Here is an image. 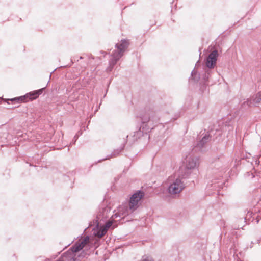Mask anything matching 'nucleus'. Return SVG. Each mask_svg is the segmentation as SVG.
Returning a JSON list of instances; mask_svg holds the SVG:
<instances>
[{"mask_svg":"<svg viewBox=\"0 0 261 261\" xmlns=\"http://www.w3.org/2000/svg\"><path fill=\"white\" fill-rule=\"evenodd\" d=\"M141 261H154V260L152 257L150 256H146L143 257Z\"/></svg>","mask_w":261,"mask_h":261,"instance_id":"2eb2a0df","label":"nucleus"},{"mask_svg":"<svg viewBox=\"0 0 261 261\" xmlns=\"http://www.w3.org/2000/svg\"><path fill=\"white\" fill-rule=\"evenodd\" d=\"M42 89L39 90L38 91H35L29 93L30 96V99H33L36 98L42 92Z\"/></svg>","mask_w":261,"mask_h":261,"instance_id":"f8f14e48","label":"nucleus"},{"mask_svg":"<svg viewBox=\"0 0 261 261\" xmlns=\"http://www.w3.org/2000/svg\"><path fill=\"white\" fill-rule=\"evenodd\" d=\"M89 237L86 236L80 242H76L66 252L60 257L62 261H75L76 253L80 251L89 242Z\"/></svg>","mask_w":261,"mask_h":261,"instance_id":"7ed1b4c3","label":"nucleus"},{"mask_svg":"<svg viewBox=\"0 0 261 261\" xmlns=\"http://www.w3.org/2000/svg\"><path fill=\"white\" fill-rule=\"evenodd\" d=\"M74 138H77V136H76V135H75V136H74Z\"/></svg>","mask_w":261,"mask_h":261,"instance_id":"aec40b11","label":"nucleus"},{"mask_svg":"<svg viewBox=\"0 0 261 261\" xmlns=\"http://www.w3.org/2000/svg\"><path fill=\"white\" fill-rule=\"evenodd\" d=\"M210 140L211 137L210 135L207 134H205L195 147V151L200 152L205 151L207 149V143L210 141Z\"/></svg>","mask_w":261,"mask_h":261,"instance_id":"6e6552de","label":"nucleus"},{"mask_svg":"<svg viewBox=\"0 0 261 261\" xmlns=\"http://www.w3.org/2000/svg\"><path fill=\"white\" fill-rule=\"evenodd\" d=\"M186 177L187 175L182 173V168L177 173L169 176L167 180L169 193L174 195L180 193L185 188L182 179Z\"/></svg>","mask_w":261,"mask_h":261,"instance_id":"f257e3e1","label":"nucleus"},{"mask_svg":"<svg viewBox=\"0 0 261 261\" xmlns=\"http://www.w3.org/2000/svg\"><path fill=\"white\" fill-rule=\"evenodd\" d=\"M124 147V145L123 146V147H122L121 149L120 150H117V151H114L112 154L111 155H108L107 157L104 160H106V159H110L111 158H112L113 156H116V155L118 154L119 152L123 149Z\"/></svg>","mask_w":261,"mask_h":261,"instance_id":"ddd939ff","label":"nucleus"},{"mask_svg":"<svg viewBox=\"0 0 261 261\" xmlns=\"http://www.w3.org/2000/svg\"><path fill=\"white\" fill-rule=\"evenodd\" d=\"M143 196V193L140 191H138L131 196L129 203V208L130 210L134 211L138 207V203Z\"/></svg>","mask_w":261,"mask_h":261,"instance_id":"423d86ee","label":"nucleus"},{"mask_svg":"<svg viewBox=\"0 0 261 261\" xmlns=\"http://www.w3.org/2000/svg\"><path fill=\"white\" fill-rule=\"evenodd\" d=\"M218 56V51L214 50L209 54L206 58L205 65L207 69H205V73L203 75L204 84L208 82L209 78L211 76L212 73V69L214 68L216 66Z\"/></svg>","mask_w":261,"mask_h":261,"instance_id":"39448f33","label":"nucleus"},{"mask_svg":"<svg viewBox=\"0 0 261 261\" xmlns=\"http://www.w3.org/2000/svg\"><path fill=\"white\" fill-rule=\"evenodd\" d=\"M129 45L128 40L122 39L115 44V49L111 55V58L109 62V66L107 68V72H111L118 61L123 56Z\"/></svg>","mask_w":261,"mask_h":261,"instance_id":"f03ea898","label":"nucleus"},{"mask_svg":"<svg viewBox=\"0 0 261 261\" xmlns=\"http://www.w3.org/2000/svg\"><path fill=\"white\" fill-rule=\"evenodd\" d=\"M107 232L106 228H104L102 227L98 229L95 233V236L98 238L102 237Z\"/></svg>","mask_w":261,"mask_h":261,"instance_id":"9b49d317","label":"nucleus"},{"mask_svg":"<svg viewBox=\"0 0 261 261\" xmlns=\"http://www.w3.org/2000/svg\"><path fill=\"white\" fill-rule=\"evenodd\" d=\"M216 183H217V182H216V181H212V184H213V185H215Z\"/></svg>","mask_w":261,"mask_h":261,"instance_id":"6ab92c4d","label":"nucleus"},{"mask_svg":"<svg viewBox=\"0 0 261 261\" xmlns=\"http://www.w3.org/2000/svg\"><path fill=\"white\" fill-rule=\"evenodd\" d=\"M112 225V221H108L106 223V225L103 226L104 228H106L107 230H108V229L110 228Z\"/></svg>","mask_w":261,"mask_h":261,"instance_id":"dca6fc26","label":"nucleus"},{"mask_svg":"<svg viewBox=\"0 0 261 261\" xmlns=\"http://www.w3.org/2000/svg\"><path fill=\"white\" fill-rule=\"evenodd\" d=\"M259 103H261V91L254 95L250 98L247 99L242 104V107L246 109Z\"/></svg>","mask_w":261,"mask_h":261,"instance_id":"0eeeda50","label":"nucleus"},{"mask_svg":"<svg viewBox=\"0 0 261 261\" xmlns=\"http://www.w3.org/2000/svg\"><path fill=\"white\" fill-rule=\"evenodd\" d=\"M197 72L196 71L193 70L191 72V76L195 81H197L198 79L196 77Z\"/></svg>","mask_w":261,"mask_h":261,"instance_id":"a211bd4d","label":"nucleus"},{"mask_svg":"<svg viewBox=\"0 0 261 261\" xmlns=\"http://www.w3.org/2000/svg\"><path fill=\"white\" fill-rule=\"evenodd\" d=\"M25 98V96H24V97H18V98H13V99H10V100L12 101H16V102H19L20 100L21 101H22V100H24Z\"/></svg>","mask_w":261,"mask_h":261,"instance_id":"4468645a","label":"nucleus"},{"mask_svg":"<svg viewBox=\"0 0 261 261\" xmlns=\"http://www.w3.org/2000/svg\"><path fill=\"white\" fill-rule=\"evenodd\" d=\"M199 164V159L197 158L189 157L187 160L186 168L185 169V172L184 174L186 175L187 177L189 174V169H194Z\"/></svg>","mask_w":261,"mask_h":261,"instance_id":"9d476101","label":"nucleus"},{"mask_svg":"<svg viewBox=\"0 0 261 261\" xmlns=\"http://www.w3.org/2000/svg\"><path fill=\"white\" fill-rule=\"evenodd\" d=\"M223 173H224V171L222 170L219 171L218 172H217L215 170H214L213 171V174H216L218 173L219 177L222 176Z\"/></svg>","mask_w":261,"mask_h":261,"instance_id":"f3484780","label":"nucleus"},{"mask_svg":"<svg viewBox=\"0 0 261 261\" xmlns=\"http://www.w3.org/2000/svg\"><path fill=\"white\" fill-rule=\"evenodd\" d=\"M110 211V208L108 207H105L100 208L96 216V222L97 226L100 225V222L105 220L109 217V213Z\"/></svg>","mask_w":261,"mask_h":261,"instance_id":"1a4fd4ad","label":"nucleus"},{"mask_svg":"<svg viewBox=\"0 0 261 261\" xmlns=\"http://www.w3.org/2000/svg\"><path fill=\"white\" fill-rule=\"evenodd\" d=\"M153 115L150 114H145L141 117L142 125L139 129L134 133L133 141L137 140L138 138L143 135V134H147L150 129L153 128L152 123L153 121Z\"/></svg>","mask_w":261,"mask_h":261,"instance_id":"20e7f679","label":"nucleus"}]
</instances>
